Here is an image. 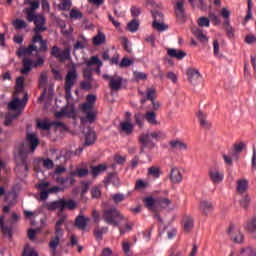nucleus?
Here are the masks:
<instances>
[{"label": "nucleus", "instance_id": "f257e3e1", "mask_svg": "<svg viewBox=\"0 0 256 256\" xmlns=\"http://www.w3.org/2000/svg\"><path fill=\"white\" fill-rule=\"evenodd\" d=\"M39 147V138L37 135L30 133L26 136V144H23L19 149V155L22 160V165L24 166L25 171L29 169L27 166V155L29 153H35V149Z\"/></svg>", "mask_w": 256, "mask_h": 256}, {"label": "nucleus", "instance_id": "f03ea898", "mask_svg": "<svg viewBox=\"0 0 256 256\" xmlns=\"http://www.w3.org/2000/svg\"><path fill=\"white\" fill-rule=\"evenodd\" d=\"M45 23V17L42 15H38L37 18L34 20V36L32 37L31 43H40L41 50L49 49V47L47 46V40H44L43 35H41V33H45V31H47V26H45Z\"/></svg>", "mask_w": 256, "mask_h": 256}, {"label": "nucleus", "instance_id": "7ed1b4c3", "mask_svg": "<svg viewBox=\"0 0 256 256\" xmlns=\"http://www.w3.org/2000/svg\"><path fill=\"white\" fill-rule=\"evenodd\" d=\"M44 209L47 211H55L58 209L61 213L65 211V209H69V211H73L77 207V202L72 199H59L52 202H46L43 204Z\"/></svg>", "mask_w": 256, "mask_h": 256}, {"label": "nucleus", "instance_id": "20e7f679", "mask_svg": "<svg viewBox=\"0 0 256 256\" xmlns=\"http://www.w3.org/2000/svg\"><path fill=\"white\" fill-rule=\"evenodd\" d=\"M102 218L105 223L108 225H114V227H119V224L123 219H125V216L119 212L116 208H108L103 210Z\"/></svg>", "mask_w": 256, "mask_h": 256}, {"label": "nucleus", "instance_id": "39448f33", "mask_svg": "<svg viewBox=\"0 0 256 256\" xmlns=\"http://www.w3.org/2000/svg\"><path fill=\"white\" fill-rule=\"evenodd\" d=\"M19 221V215L12 213L11 220L5 222V216H0V227L3 237L11 241L13 239V223Z\"/></svg>", "mask_w": 256, "mask_h": 256}, {"label": "nucleus", "instance_id": "423d86ee", "mask_svg": "<svg viewBox=\"0 0 256 256\" xmlns=\"http://www.w3.org/2000/svg\"><path fill=\"white\" fill-rule=\"evenodd\" d=\"M77 77V65H75V63H71L67 71L64 83L66 95H71V90L77 81Z\"/></svg>", "mask_w": 256, "mask_h": 256}, {"label": "nucleus", "instance_id": "0eeeda50", "mask_svg": "<svg viewBox=\"0 0 256 256\" xmlns=\"http://www.w3.org/2000/svg\"><path fill=\"white\" fill-rule=\"evenodd\" d=\"M51 55L56 57L60 63H65V61H69V59H71V50H69V48L61 50L59 47L54 46L51 49Z\"/></svg>", "mask_w": 256, "mask_h": 256}, {"label": "nucleus", "instance_id": "6e6552de", "mask_svg": "<svg viewBox=\"0 0 256 256\" xmlns=\"http://www.w3.org/2000/svg\"><path fill=\"white\" fill-rule=\"evenodd\" d=\"M103 79H105V81H109V87L112 91H119V89H121V85H123V77L117 74H114L113 76L104 74Z\"/></svg>", "mask_w": 256, "mask_h": 256}, {"label": "nucleus", "instance_id": "1a4fd4ad", "mask_svg": "<svg viewBox=\"0 0 256 256\" xmlns=\"http://www.w3.org/2000/svg\"><path fill=\"white\" fill-rule=\"evenodd\" d=\"M185 2L183 0L177 1L174 6V11L178 23H185L187 21V15L185 14Z\"/></svg>", "mask_w": 256, "mask_h": 256}, {"label": "nucleus", "instance_id": "9d476101", "mask_svg": "<svg viewBox=\"0 0 256 256\" xmlns=\"http://www.w3.org/2000/svg\"><path fill=\"white\" fill-rule=\"evenodd\" d=\"M40 47L38 48L37 45H35L36 43H31L30 45H28V47H21L19 48L17 55L18 57H22V55H31L33 53V51H35V53H44L45 51H47V49L45 50H41V42H38Z\"/></svg>", "mask_w": 256, "mask_h": 256}, {"label": "nucleus", "instance_id": "9b49d317", "mask_svg": "<svg viewBox=\"0 0 256 256\" xmlns=\"http://www.w3.org/2000/svg\"><path fill=\"white\" fill-rule=\"evenodd\" d=\"M27 101H29V96L27 95V93H25L23 99L15 98L8 104V107L12 111H17L18 109H25Z\"/></svg>", "mask_w": 256, "mask_h": 256}, {"label": "nucleus", "instance_id": "f8f14e48", "mask_svg": "<svg viewBox=\"0 0 256 256\" xmlns=\"http://www.w3.org/2000/svg\"><path fill=\"white\" fill-rule=\"evenodd\" d=\"M57 217L58 221L55 225V235H65V231L61 228V226L67 223V214L58 211Z\"/></svg>", "mask_w": 256, "mask_h": 256}, {"label": "nucleus", "instance_id": "ddd939ff", "mask_svg": "<svg viewBox=\"0 0 256 256\" xmlns=\"http://www.w3.org/2000/svg\"><path fill=\"white\" fill-rule=\"evenodd\" d=\"M208 175L212 183L216 185H219V183H221L225 177L223 172L219 171L217 168L210 169Z\"/></svg>", "mask_w": 256, "mask_h": 256}, {"label": "nucleus", "instance_id": "4468645a", "mask_svg": "<svg viewBox=\"0 0 256 256\" xmlns=\"http://www.w3.org/2000/svg\"><path fill=\"white\" fill-rule=\"evenodd\" d=\"M55 117L57 119H61V117H75V106L72 104L67 105L62 108L61 111L55 113Z\"/></svg>", "mask_w": 256, "mask_h": 256}, {"label": "nucleus", "instance_id": "2eb2a0df", "mask_svg": "<svg viewBox=\"0 0 256 256\" xmlns=\"http://www.w3.org/2000/svg\"><path fill=\"white\" fill-rule=\"evenodd\" d=\"M188 81L191 85H197L201 81V73L195 68H189L187 70Z\"/></svg>", "mask_w": 256, "mask_h": 256}, {"label": "nucleus", "instance_id": "dca6fc26", "mask_svg": "<svg viewBox=\"0 0 256 256\" xmlns=\"http://www.w3.org/2000/svg\"><path fill=\"white\" fill-rule=\"evenodd\" d=\"M227 233L231 239H233L234 243H243V233L238 229H235L233 226H230L227 230Z\"/></svg>", "mask_w": 256, "mask_h": 256}, {"label": "nucleus", "instance_id": "f3484780", "mask_svg": "<svg viewBox=\"0 0 256 256\" xmlns=\"http://www.w3.org/2000/svg\"><path fill=\"white\" fill-rule=\"evenodd\" d=\"M144 207L148 209V211H152L155 213L157 211V198H153L152 196H148L143 198Z\"/></svg>", "mask_w": 256, "mask_h": 256}, {"label": "nucleus", "instance_id": "a211bd4d", "mask_svg": "<svg viewBox=\"0 0 256 256\" xmlns=\"http://www.w3.org/2000/svg\"><path fill=\"white\" fill-rule=\"evenodd\" d=\"M151 135L150 134H142L139 137V141L141 143V148L140 151L143 153L145 151V147H151L153 146V140H151Z\"/></svg>", "mask_w": 256, "mask_h": 256}, {"label": "nucleus", "instance_id": "6ab92c4d", "mask_svg": "<svg viewBox=\"0 0 256 256\" xmlns=\"http://www.w3.org/2000/svg\"><path fill=\"white\" fill-rule=\"evenodd\" d=\"M170 180L172 183H181L183 181V175L177 167H172L170 172Z\"/></svg>", "mask_w": 256, "mask_h": 256}, {"label": "nucleus", "instance_id": "aec40b11", "mask_svg": "<svg viewBox=\"0 0 256 256\" xmlns=\"http://www.w3.org/2000/svg\"><path fill=\"white\" fill-rule=\"evenodd\" d=\"M23 68L21 69L22 75H28L31 73V69H33V60L30 58L24 57L22 60Z\"/></svg>", "mask_w": 256, "mask_h": 256}, {"label": "nucleus", "instance_id": "412c9836", "mask_svg": "<svg viewBox=\"0 0 256 256\" xmlns=\"http://www.w3.org/2000/svg\"><path fill=\"white\" fill-rule=\"evenodd\" d=\"M169 145L172 151H187V144L181 142L180 140H171Z\"/></svg>", "mask_w": 256, "mask_h": 256}, {"label": "nucleus", "instance_id": "4be33fe9", "mask_svg": "<svg viewBox=\"0 0 256 256\" xmlns=\"http://www.w3.org/2000/svg\"><path fill=\"white\" fill-rule=\"evenodd\" d=\"M64 234H55L54 237L51 238L49 242V247L52 249L53 255L57 253V247H59V243L61 241V237H63Z\"/></svg>", "mask_w": 256, "mask_h": 256}, {"label": "nucleus", "instance_id": "5701e85b", "mask_svg": "<svg viewBox=\"0 0 256 256\" xmlns=\"http://www.w3.org/2000/svg\"><path fill=\"white\" fill-rule=\"evenodd\" d=\"M200 211L203 213V215H209L210 213H213V204L206 200L201 201Z\"/></svg>", "mask_w": 256, "mask_h": 256}, {"label": "nucleus", "instance_id": "b1692460", "mask_svg": "<svg viewBox=\"0 0 256 256\" xmlns=\"http://www.w3.org/2000/svg\"><path fill=\"white\" fill-rule=\"evenodd\" d=\"M197 116L199 119L200 127H203V129H211V124L209 121H207V114L199 111Z\"/></svg>", "mask_w": 256, "mask_h": 256}, {"label": "nucleus", "instance_id": "393cba45", "mask_svg": "<svg viewBox=\"0 0 256 256\" xmlns=\"http://www.w3.org/2000/svg\"><path fill=\"white\" fill-rule=\"evenodd\" d=\"M36 127L40 129V131H50L51 127H53V123L49 122V120H37Z\"/></svg>", "mask_w": 256, "mask_h": 256}, {"label": "nucleus", "instance_id": "a878e982", "mask_svg": "<svg viewBox=\"0 0 256 256\" xmlns=\"http://www.w3.org/2000/svg\"><path fill=\"white\" fill-rule=\"evenodd\" d=\"M89 221H91L90 218H85L84 216H77L76 220H75V226L78 227V229H86L87 228V223H89Z\"/></svg>", "mask_w": 256, "mask_h": 256}, {"label": "nucleus", "instance_id": "bb28decb", "mask_svg": "<svg viewBox=\"0 0 256 256\" xmlns=\"http://www.w3.org/2000/svg\"><path fill=\"white\" fill-rule=\"evenodd\" d=\"M168 55L169 57L179 60L184 59V57H187V53H185L183 50L177 49H168Z\"/></svg>", "mask_w": 256, "mask_h": 256}, {"label": "nucleus", "instance_id": "cd10ccee", "mask_svg": "<svg viewBox=\"0 0 256 256\" xmlns=\"http://www.w3.org/2000/svg\"><path fill=\"white\" fill-rule=\"evenodd\" d=\"M109 231L108 227H96L94 229V237L96 241H103V235Z\"/></svg>", "mask_w": 256, "mask_h": 256}, {"label": "nucleus", "instance_id": "c85d7f7f", "mask_svg": "<svg viewBox=\"0 0 256 256\" xmlns=\"http://www.w3.org/2000/svg\"><path fill=\"white\" fill-rule=\"evenodd\" d=\"M96 139H97V136L95 135V131L89 130L86 133V138H85L84 145L86 147H89V145H93V143H95Z\"/></svg>", "mask_w": 256, "mask_h": 256}, {"label": "nucleus", "instance_id": "c756f323", "mask_svg": "<svg viewBox=\"0 0 256 256\" xmlns=\"http://www.w3.org/2000/svg\"><path fill=\"white\" fill-rule=\"evenodd\" d=\"M245 229L249 231V233H256V215L247 221Z\"/></svg>", "mask_w": 256, "mask_h": 256}, {"label": "nucleus", "instance_id": "7c9ffc66", "mask_svg": "<svg viewBox=\"0 0 256 256\" xmlns=\"http://www.w3.org/2000/svg\"><path fill=\"white\" fill-rule=\"evenodd\" d=\"M144 117L150 125H157V114L154 111H147Z\"/></svg>", "mask_w": 256, "mask_h": 256}, {"label": "nucleus", "instance_id": "2f4dec72", "mask_svg": "<svg viewBox=\"0 0 256 256\" xmlns=\"http://www.w3.org/2000/svg\"><path fill=\"white\" fill-rule=\"evenodd\" d=\"M107 166L105 164H100L98 166H91V174L93 177H97V175H101L103 171H106Z\"/></svg>", "mask_w": 256, "mask_h": 256}, {"label": "nucleus", "instance_id": "473e14b6", "mask_svg": "<svg viewBox=\"0 0 256 256\" xmlns=\"http://www.w3.org/2000/svg\"><path fill=\"white\" fill-rule=\"evenodd\" d=\"M249 187V181L245 179H240L237 181V191L238 193H244L247 191V188Z\"/></svg>", "mask_w": 256, "mask_h": 256}, {"label": "nucleus", "instance_id": "72a5a7b5", "mask_svg": "<svg viewBox=\"0 0 256 256\" xmlns=\"http://www.w3.org/2000/svg\"><path fill=\"white\" fill-rule=\"evenodd\" d=\"M92 41L95 47H99V45H103V43H105L106 37L103 32H98V34L93 38Z\"/></svg>", "mask_w": 256, "mask_h": 256}, {"label": "nucleus", "instance_id": "f704fd0d", "mask_svg": "<svg viewBox=\"0 0 256 256\" xmlns=\"http://www.w3.org/2000/svg\"><path fill=\"white\" fill-rule=\"evenodd\" d=\"M194 227V221L193 218L187 216L184 218V225H183V229L185 231V233H189V231H191V229H193Z\"/></svg>", "mask_w": 256, "mask_h": 256}, {"label": "nucleus", "instance_id": "c9c22d12", "mask_svg": "<svg viewBox=\"0 0 256 256\" xmlns=\"http://www.w3.org/2000/svg\"><path fill=\"white\" fill-rule=\"evenodd\" d=\"M24 13L26 14V20L28 23H34L35 19L39 17V15L35 14V11L28 10L27 8L24 9Z\"/></svg>", "mask_w": 256, "mask_h": 256}, {"label": "nucleus", "instance_id": "e433bc0d", "mask_svg": "<svg viewBox=\"0 0 256 256\" xmlns=\"http://www.w3.org/2000/svg\"><path fill=\"white\" fill-rule=\"evenodd\" d=\"M157 205L159 207H161L162 209H167V207H169V205H171V200L169 198L158 197Z\"/></svg>", "mask_w": 256, "mask_h": 256}, {"label": "nucleus", "instance_id": "4c0bfd02", "mask_svg": "<svg viewBox=\"0 0 256 256\" xmlns=\"http://www.w3.org/2000/svg\"><path fill=\"white\" fill-rule=\"evenodd\" d=\"M127 29L128 31H130L131 33H135L139 30V21L137 19H133L132 21H130L127 25Z\"/></svg>", "mask_w": 256, "mask_h": 256}, {"label": "nucleus", "instance_id": "58836bf2", "mask_svg": "<svg viewBox=\"0 0 256 256\" xmlns=\"http://www.w3.org/2000/svg\"><path fill=\"white\" fill-rule=\"evenodd\" d=\"M121 130L126 133V135H131L133 133V124L129 122L121 123Z\"/></svg>", "mask_w": 256, "mask_h": 256}, {"label": "nucleus", "instance_id": "ea45409f", "mask_svg": "<svg viewBox=\"0 0 256 256\" xmlns=\"http://www.w3.org/2000/svg\"><path fill=\"white\" fill-rule=\"evenodd\" d=\"M25 78L20 76L16 79V93H21L24 89Z\"/></svg>", "mask_w": 256, "mask_h": 256}, {"label": "nucleus", "instance_id": "a19ab883", "mask_svg": "<svg viewBox=\"0 0 256 256\" xmlns=\"http://www.w3.org/2000/svg\"><path fill=\"white\" fill-rule=\"evenodd\" d=\"M87 67H93V65H97L98 67H102L103 63L97 56H92L89 61L86 62Z\"/></svg>", "mask_w": 256, "mask_h": 256}, {"label": "nucleus", "instance_id": "79ce46f5", "mask_svg": "<svg viewBox=\"0 0 256 256\" xmlns=\"http://www.w3.org/2000/svg\"><path fill=\"white\" fill-rule=\"evenodd\" d=\"M152 17L154 19L153 23H163L164 18H163V13L157 11V10H152Z\"/></svg>", "mask_w": 256, "mask_h": 256}, {"label": "nucleus", "instance_id": "37998d69", "mask_svg": "<svg viewBox=\"0 0 256 256\" xmlns=\"http://www.w3.org/2000/svg\"><path fill=\"white\" fill-rule=\"evenodd\" d=\"M71 5H73V3L71 2V0H62L60 2V4L58 5V8L61 11H69V9H71Z\"/></svg>", "mask_w": 256, "mask_h": 256}, {"label": "nucleus", "instance_id": "c03bdc74", "mask_svg": "<svg viewBox=\"0 0 256 256\" xmlns=\"http://www.w3.org/2000/svg\"><path fill=\"white\" fill-rule=\"evenodd\" d=\"M134 119H135V123L136 125H138V127H143L144 123L143 121H145V115L142 113H136L134 115Z\"/></svg>", "mask_w": 256, "mask_h": 256}, {"label": "nucleus", "instance_id": "a18cd8bd", "mask_svg": "<svg viewBox=\"0 0 256 256\" xmlns=\"http://www.w3.org/2000/svg\"><path fill=\"white\" fill-rule=\"evenodd\" d=\"M22 256H39V255L37 254V251H35V250H33V248H31L30 245H26L24 247Z\"/></svg>", "mask_w": 256, "mask_h": 256}, {"label": "nucleus", "instance_id": "49530a36", "mask_svg": "<svg viewBox=\"0 0 256 256\" xmlns=\"http://www.w3.org/2000/svg\"><path fill=\"white\" fill-rule=\"evenodd\" d=\"M93 69L90 66H87L83 70L84 78H86L88 81H93Z\"/></svg>", "mask_w": 256, "mask_h": 256}, {"label": "nucleus", "instance_id": "de8ad7c7", "mask_svg": "<svg viewBox=\"0 0 256 256\" xmlns=\"http://www.w3.org/2000/svg\"><path fill=\"white\" fill-rule=\"evenodd\" d=\"M155 93H157V90L155 88H147L146 99L148 101H155Z\"/></svg>", "mask_w": 256, "mask_h": 256}, {"label": "nucleus", "instance_id": "09e8293b", "mask_svg": "<svg viewBox=\"0 0 256 256\" xmlns=\"http://www.w3.org/2000/svg\"><path fill=\"white\" fill-rule=\"evenodd\" d=\"M13 25H14L15 29L21 30V29H25L27 27V22H25V20L16 19L13 22Z\"/></svg>", "mask_w": 256, "mask_h": 256}, {"label": "nucleus", "instance_id": "8fccbe9b", "mask_svg": "<svg viewBox=\"0 0 256 256\" xmlns=\"http://www.w3.org/2000/svg\"><path fill=\"white\" fill-rule=\"evenodd\" d=\"M148 175H150L151 177H155L156 179H159L161 172L157 167H150L148 168Z\"/></svg>", "mask_w": 256, "mask_h": 256}, {"label": "nucleus", "instance_id": "3c124183", "mask_svg": "<svg viewBox=\"0 0 256 256\" xmlns=\"http://www.w3.org/2000/svg\"><path fill=\"white\" fill-rule=\"evenodd\" d=\"M84 114L86 115V120L88 123H93L95 121V117H97V112L93 110L84 112Z\"/></svg>", "mask_w": 256, "mask_h": 256}, {"label": "nucleus", "instance_id": "603ef678", "mask_svg": "<svg viewBox=\"0 0 256 256\" xmlns=\"http://www.w3.org/2000/svg\"><path fill=\"white\" fill-rule=\"evenodd\" d=\"M37 59L33 60V67L37 68V67H42V65H44L45 63V57L43 56H39V53L36 55Z\"/></svg>", "mask_w": 256, "mask_h": 256}, {"label": "nucleus", "instance_id": "864d4df0", "mask_svg": "<svg viewBox=\"0 0 256 256\" xmlns=\"http://www.w3.org/2000/svg\"><path fill=\"white\" fill-rule=\"evenodd\" d=\"M17 117H19V115H17V114H11V115L6 116L4 125L6 127H9L11 125V123H13V121H15V119H17Z\"/></svg>", "mask_w": 256, "mask_h": 256}, {"label": "nucleus", "instance_id": "5fc2aeb1", "mask_svg": "<svg viewBox=\"0 0 256 256\" xmlns=\"http://www.w3.org/2000/svg\"><path fill=\"white\" fill-rule=\"evenodd\" d=\"M195 7L197 9H200V11H206L207 10V4H205V1L203 0H194Z\"/></svg>", "mask_w": 256, "mask_h": 256}, {"label": "nucleus", "instance_id": "6e6d98bb", "mask_svg": "<svg viewBox=\"0 0 256 256\" xmlns=\"http://www.w3.org/2000/svg\"><path fill=\"white\" fill-rule=\"evenodd\" d=\"M152 26L156 31H165L167 30V26L163 24V22H152Z\"/></svg>", "mask_w": 256, "mask_h": 256}, {"label": "nucleus", "instance_id": "4d7b16f0", "mask_svg": "<svg viewBox=\"0 0 256 256\" xmlns=\"http://www.w3.org/2000/svg\"><path fill=\"white\" fill-rule=\"evenodd\" d=\"M147 182L143 181L142 179H139L136 181L135 189L136 191H141L142 189H146Z\"/></svg>", "mask_w": 256, "mask_h": 256}, {"label": "nucleus", "instance_id": "13d9d810", "mask_svg": "<svg viewBox=\"0 0 256 256\" xmlns=\"http://www.w3.org/2000/svg\"><path fill=\"white\" fill-rule=\"evenodd\" d=\"M133 65V60L129 58H123L119 64V67L123 69L124 67H131Z\"/></svg>", "mask_w": 256, "mask_h": 256}, {"label": "nucleus", "instance_id": "bf43d9fd", "mask_svg": "<svg viewBox=\"0 0 256 256\" xmlns=\"http://www.w3.org/2000/svg\"><path fill=\"white\" fill-rule=\"evenodd\" d=\"M122 249L127 256H133V253L131 252V244L129 242H123Z\"/></svg>", "mask_w": 256, "mask_h": 256}, {"label": "nucleus", "instance_id": "052dcab7", "mask_svg": "<svg viewBox=\"0 0 256 256\" xmlns=\"http://www.w3.org/2000/svg\"><path fill=\"white\" fill-rule=\"evenodd\" d=\"M94 107L95 106L93 104H90L89 102L83 103L81 105V109H82L83 113H87L89 111H93Z\"/></svg>", "mask_w": 256, "mask_h": 256}, {"label": "nucleus", "instance_id": "680f3d73", "mask_svg": "<svg viewBox=\"0 0 256 256\" xmlns=\"http://www.w3.org/2000/svg\"><path fill=\"white\" fill-rule=\"evenodd\" d=\"M70 17L71 19H81L83 17V14L77 9H72L70 11Z\"/></svg>", "mask_w": 256, "mask_h": 256}, {"label": "nucleus", "instance_id": "e2e57ef3", "mask_svg": "<svg viewBox=\"0 0 256 256\" xmlns=\"http://www.w3.org/2000/svg\"><path fill=\"white\" fill-rule=\"evenodd\" d=\"M194 35L200 41H207V36L204 35V33L201 31V29L194 30Z\"/></svg>", "mask_w": 256, "mask_h": 256}, {"label": "nucleus", "instance_id": "0e129e2a", "mask_svg": "<svg viewBox=\"0 0 256 256\" xmlns=\"http://www.w3.org/2000/svg\"><path fill=\"white\" fill-rule=\"evenodd\" d=\"M78 177H87L89 175V170L86 168H78L74 171Z\"/></svg>", "mask_w": 256, "mask_h": 256}, {"label": "nucleus", "instance_id": "69168bd1", "mask_svg": "<svg viewBox=\"0 0 256 256\" xmlns=\"http://www.w3.org/2000/svg\"><path fill=\"white\" fill-rule=\"evenodd\" d=\"M208 17L214 25H219V23H221V19H219L217 15L213 12H210Z\"/></svg>", "mask_w": 256, "mask_h": 256}, {"label": "nucleus", "instance_id": "338daca9", "mask_svg": "<svg viewBox=\"0 0 256 256\" xmlns=\"http://www.w3.org/2000/svg\"><path fill=\"white\" fill-rule=\"evenodd\" d=\"M130 11H131V15H132V17H134V19L141 15V8H138L137 6H132Z\"/></svg>", "mask_w": 256, "mask_h": 256}, {"label": "nucleus", "instance_id": "774afa93", "mask_svg": "<svg viewBox=\"0 0 256 256\" xmlns=\"http://www.w3.org/2000/svg\"><path fill=\"white\" fill-rule=\"evenodd\" d=\"M199 27H209V18L201 17L198 19Z\"/></svg>", "mask_w": 256, "mask_h": 256}]
</instances>
